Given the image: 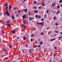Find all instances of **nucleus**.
Wrapping results in <instances>:
<instances>
[{"instance_id":"1","label":"nucleus","mask_w":62,"mask_h":62,"mask_svg":"<svg viewBox=\"0 0 62 62\" xmlns=\"http://www.w3.org/2000/svg\"><path fill=\"white\" fill-rule=\"evenodd\" d=\"M37 24L38 25H40V24H41V26H42L44 25V21L42 22V23H41V22H39V23H38Z\"/></svg>"},{"instance_id":"2","label":"nucleus","mask_w":62,"mask_h":62,"mask_svg":"<svg viewBox=\"0 0 62 62\" xmlns=\"http://www.w3.org/2000/svg\"><path fill=\"white\" fill-rule=\"evenodd\" d=\"M5 14H7V16H8L9 17H10V14L9 12H8V10L6 11L5 13Z\"/></svg>"},{"instance_id":"3","label":"nucleus","mask_w":62,"mask_h":62,"mask_svg":"<svg viewBox=\"0 0 62 62\" xmlns=\"http://www.w3.org/2000/svg\"><path fill=\"white\" fill-rule=\"evenodd\" d=\"M33 19H34V18H32L31 17L29 18V19L30 21H31V20H33Z\"/></svg>"},{"instance_id":"4","label":"nucleus","mask_w":62,"mask_h":62,"mask_svg":"<svg viewBox=\"0 0 62 62\" xmlns=\"http://www.w3.org/2000/svg\"><path fill=\"white\" fill-rule=\"evenodd\" d=\"M34 12L35 13H37V14H38V12H39V10L37 11V10L35 9L34 10Z\"/></svg>"},{"instance_id":"5","label":"nucleus","mask_w":62,"mask_h":62,"mask_svg":"<svg viewBox=\"0 0 62 62\" xmlns=\"http://www.w3.org/2000/svg\"><path fill=\"white\" fill-rule=\"evenodd\" d=\"M8 6V4H4V6L3 7V8H5V7H7Z\"/></svg>"},{"instance_id":"6","label":"nucleus","mask_w":62,"mask_h":62,"mask_svg":"<svg viewBox=\"0 0 62 62\" xmlns=\"http://www.w3.org/2000/svg\"><path fill=\"white\" fill-rule=\"evenodd\" d=\"M22 18H24V19H25V18H26V16L24 15H23Z\"/></svg>"},{"instance_id":"7","label":"nucleus","mask_w":62,"mask_h":62,"mask_svg":"<svg viewBox=\"0 0 62 62\" xmlns=\"http://www.w3.org/2000/svg\"><path fill=\"white\" fill-rule=\"evenodd\" d=\"M12 34H15V31L14 30H13L12 31Z\"/></svg>"},{"instance_id":"8","label":"nucleus","mask_w":62,"mask_h":62,"mask_svg":"<svg viewBox=\"0 0 62 62\" xmlns=\"http://www.w3.org/2000/svg\"><path fill=\"white\" fill-rule=\"evenodd\" d=\"M23 10L24 12H26L27 11V9L26 8L25 9H24Z\"/></svg>"},{"instance_id":"9","label":"nucleus","mask_w":62,"mask_h":62,"mask_svg":"<svg viewBox=\"0 0 62 62\" xmlns=\"http://www.w3.org/2000/svg\"><path fill=\"white\" fill-rule=\"evenodd\" d=\"M60 13V10H58V11L56 12V14H59Z\"/></svg>"},{"instance_id":"10","label":"nucleus","mask_w":62,"mask_h":62,"mask_svg":"<svg viewBox=\"0 0 62 62\" xmlns=\"http://www.w3.org/2000/svg\"><path fill=\"white\" fill-rule=\"evenodd\" d=\"M41 5L42 6H45V4L44 3H42Z\"/></svg>"},{"instance_id":"11","label":"nucleus","mask_w":62,"mask_h":62,"mask_svg":"<svg viewBox=\"0 0 62 62\" xmlns=\"http://www.w3.org/2000/svg\"><path fill=\"white\" fill-rule=\"evenodd\" d=\"M55 3H54L52 5V6H55Z\"/></svg>"},{"instance_id":"12","label":"nucleus","mask_w":62,"mask_h":62,"mask_svg":"<svg viewBox=\"0 0 62 62\" xmlns=\"http://www.w3.org/2000/svg\"><path fill=\"white\" fill-rule=\"evenodd\" d=\"M7 26H9V27H10V26H11V25H10V24H7Z\"/></svg>"},{"instance_id":"13","label":"nucleus","mask_w":62,"mask_h":62,"mask_svg":"<svg viewBox=\"0 0 62 62\" xmlns=\"http://www.w3.org/2000/svg\"><path fill=\"white\" fill-rule=\"evenodd\" d=\"M22 26L24 27V28H25V24L23 25H22Z\"/></svg>"},{"instance_id":"14","label":"nucleus","mask_w":62,"mask_h":62,"mask_svg":"<svg viewBox=\"0 0 62 62\" xmlns=\"http://www.w3.org/2000/svg\"><path fill=\"white\" fill-rule=\"evenodd\" d=\"M12 19H14V16L13 15L12 16Z\"/></svg>"},{"instance_id":"15","label":"nucleus","mask_w":62,"mask_h":62,"mask_svg":"<svg viewBox=\"0 0 62 62\" xmlns=\"http://www.w3.org/2000/svg\"><path fill=\"white\" fill-rule=\"evenodd\" d=\"M57 8L58 9H59V8H60V7H59V5H58L57 6Z\"/></svg>"},{"instance_id":"16","label":"nucleus","mask_w":62,"mask_h":62,"mask_svg":"<svg viewBox=\"0 0 62 62\" xmlns=\"http://www.w3.org/2000/svg\"><path fill=\"white\" fill-rule=\"evenodd\" d=\"M11 8V6H10L9 7V9H10Z\"/></svg>"},{"instance_id":"17","label":"nucleus","mask_w":62,"mask_h":62,"mask_svg":"<svg viewBox=\"0 0 62 62\" xmlns=\"http://www.w3.org/2000/svg\"><path fill=\"white\" fill-rule=\"evenodd\" d=\"M54 49L55 50H56V46H55V47H54Z\"/></svg>"},{"instance_id":"18","label":"nucleus","mask_w":62,"mask_h":62,"mask_svg":"<svg viewBox=\"0 0 62 62\" xmlns=\"http://www.w3.org/2000/svg\"><path fill=\"white\" fill-rule=\"evenodd\" d=\"M46 17H47V15H45L44 16V18H46Z\"/></svg>"},{"instance_id":"19","label":"nucleus","mask_w":62,"mask_h":62,"mask_svg":"<svg viewBox=\"0 0 62 62\" xmlns=\"http://www.w3.org/2000/svg\"><path fill=\"white\" fill-rule=\"evenodd\" d=\"M26 39V37H24L23 38V39L24 40H25V39Z\"/></svg>"},{"instance_id":"20","label":"nucleus","mask_w":62,"mask_h":62,"mask_svg":"<svg viewBox=\"0 0 62 62\" xmlns=\"http://www.w3.org/2000/svg\"><path fill=\"white\" fill-rule=\"evenodd\" d=\"M4 59H9V58H8V57H6L5 58H4Z\"/></svg>"},{"instance_id":"21","label":"nucleus","mask_w":62,"mask_h":62,"mask_svg":"<svg viewBox=\"0 0 62 62\" xmlns=\"http://www.w3.org/2000/svg\"><path fill=\"white\" fill-rule=\"evenodd\" d=\"M55 25L56 26H57V25H58V24H57V22H56L55 23Z\"/></svg>"},{"instance_id":"22","label":"nucleus","mask_w":62,"mask_h":62,"mask_svg":"<svg viewBox=\"0 0 62 62\" xmlns=\"http://www.w3.org/2000/svg\"><path fill=\"white\" fill-rule=\"evenodd\" d=\"M62 37H61L60 38H58V40H59V39H61L62 38Z\"/></svg>"},{"instance_id":"23","label":"nucleus","mask_w":62,"mask_h":62,"mask_svg":"<svg viewBox=\"0 0 62 62\" xmlns=\"http://www.w3.org/2000/svg\"><path fill=\"white\" fill-rule=\"evenodd\" d=\"M43 35V32H42L41 33V35Z\"/></svg>"},{"instance_id":"24","label":"nucleus","mask_w":62,"mask_h":62,"mask_svg":"<svg viewBox=\"0 0 62 62\" xmlns=\"http://www.w3.org/2000/svg\"><path fill=\"white\" fill-rule=\"evenodd\" d=\"M37 3V1H35L34 2V4H36Z\"/></svg>"},{"instance_id":"25","label":"nucleus","mask_w":62,"mask_h":62,"mask_svg":"<svg viewBox=\"0 0 62 62\" xmlns=\"http://www.w3.org/2000/svg\"><path fill=\"white\" fill-rule=\"evenodd\" d=\"M8 7H6V10H7L8 9Z\"/></svg>"},{"instance_id":"26","label":"nucleus","mask_w":62,"mask_h":62,"mask_svg":"<svg viewBox=\"0 0 62 62\" xmlns=\"http://www.w3.org/2000/svg\"><path fill=\"white\" fill-rule=\"evenodd\" d=\"M9 47L10 48V49H11V48H12V47H11V45H9Z\"/></svg>"},{"instance_id":"27","label":"nucleus","mask_w":62,"mask_h":62,"mask_svg":"<svg viewBox=\"0 0 62 62\" xmlns=\"http://www.w3.org/2000/svg\"><path fill=\"white\" fill-rule=\"evenodd\" d=\"M62 0H60V1L59 2L60 3H62Z\"/></svg>"},{"instance_id":"28","label":"nucleus","mask_w":62,"mask_h":62,"mask_svg":"<svg viewBox=\"0 0 62 62\" xmlns=\"http://www.w3.org/2000/svg\"><path fill=\"white\" fill-rule=\"evenodd\" d=\"M54 37H56V36H57V34H54Z\"/></svg>"},{"instance_id":"29","label":"nucleus","mask_w":62,"mask_h":62,"mask_svg":"<svg viewBox=\"0 0 62 62\" xmlns=\"http://www.w3.org/2000/svg\"><path fill=\"white\" fill-rule=\"evenodd\" d=\"M38 18L39 19H40V18H41L40 17V16H38Z\"/></svg>"},{"instance_id":"30","label":"nucleus","mask_w":62,"mask_h":62,"mask_svg":"<svg viewBox=\"0 0 62 62\" xmlns=\"http://www.w3.org/2000/svg\"><path fill=\"white\" fill-rule=\"evenodd\" d=\"M38 16L37 15H36L35 16V17L36 18H38Z\"/></svg>"},{"instance_id":"31","label":"nucleus","mask_w":62,"mask_h":62,"mask_svg":"<svg viewBox=\"0 0 62 62\" xmlns=\"http://www.w3.org/2000/svg\"><path fill=\"white\" fill-rule=\"evenodd\" d=\"M25 1H26V0H23V3H24V2H25Z\"/></svg>"},{"instance_id":"32","label":"nucleus","mask_w":62,"mask_h":62,"mask_svg":"<svg viewBox=\"0 0 62 62\" xmlns=\"http://www.w3.org/2000/svg\"><path fill=\"white\" fill-rule=\"evenodd\" d=\"M40 43V44H43V42H42V41H41L40 42V43Z\"/></svg>"},{"instance_id":"33","label":"nucleus","mask_w":62,"mask_h":62,"mask_svg":"<svg viewBox=\"0 0 62 62\" xmlns=\"http://www.w3.org/2000/svg\"><path fill=\"white\" fill-rule=\"evenodd\" d=\"M41 21H44V19L43 18H42L41 19Z\"/></svg>"},{"instance_id":"34","label":"nucleus","mask_w":62,"mask_h":62,"mask_svg":"<svg viewBox=\"0 0 62 62\" xmlns=\"http://www.w3.org/2000/svg\"><path fill=\"white\" fill-rule=\"evenodd\" d=\"M50 41H53V39H51L50 40Z\"/></svg>"},{"instance_id":"35","label":"nucleus","mask_w":62,"mask_h":62,"mask_svg":"<svg viewBox=\"0 0 62 62\" xmlns=\"http://www.w3.org/2000/svg\"><path fill=\"white\" fill-rule=\"evenodd\" d=\"M31 49H29V53H31Z\"/></svg>"},{"instance_id":"36","label":"nucleus","mask_w":62,"mask_h":62,"mask_svg":"<svg viewBox=\"0 0 62 62\" xmlns=\"http://www.w3.org/2000/svg\"><path fill=\"white\" fill-rule=\"evenodd\" d=\"M28 13H29V15H31V14H30V12H28Z\"/></svg>"},{"instance_id":"37","label":"nucleus","mask_w":62,"mask_h":62,"mask_svg":"<svg viewBox=\"0 0 62 62\" xmlns=\"http://www.w3.org/2000/svg\"><path fill=\"white\" fill-rule=\"evenodd\" d=\"M17 12H19V13H21V12L20 11V10H18Z\"/></svg>"},{"instance_id":"38","label":"nucleus","mask_w":62,"mask_h":62,"mask_svg":"<svg viewBox=\"0 0 62 62\" xmlns=\"http://www.w3.org/2000/svg\"><path fill=\"white\" fill-rule=\"evenodd\" d=\"M2 31L3 32V34H4V30H2Z\"/></svg>"},{"instance_id":"39","label":"nucleus","mask_w":62,"mask_h":62,"mask_svg":"<svg viewBox=\"0 0 62 62\" xmlns=\"http://www.w3.org/2000/svg\"><path fill=\"white\" fill-rule=\"evenodd\" d=\"M58 32V31H55V32L56 33H57V32Z\"/></svg>"},{"instance_id":"40","label":"nucleus","mask_w":62,"mask_h":62,"mask_svg":"<svg viewBox=\"0 0 62 62\" xmlns=\"http://www.w3.org/2000/svg\"><path fill=\"white\" fill-rule=\"evenodd\" d=\"M48 35H50V32L49 31L48 34Z\"/></svg>"},{"instance_id":"41","label":"nucleus","mask_w":62,"mask_h":62,"mask_svg":"<svg viewBox=\"0 0 62 62\" xmlns=\"http://www.w3.org/2000/svg\"><path fill=\"white\" fill-rule=\"evenodd\" d=\"M5 4H8V2H6L5 3Z\"/></svg>"},{"instance_id":"42","label":"nucleus","mask_w":62,"mask_h":62,"mask_svg":"<svg viewBox=\"0 0 62 62\" xmlns=\"http://www.w3.org/2000/svg\"><path fill=\"white\" fill-rule=\"evenodd\" d=\"M55 17H56L55 16H54V18H53L54 20H55Z\"/></svg>"},{"instance_id":"43","label":"nucleus","mask_w":62,"mask_h":62,"mask_svg":"<svg viewBox=\"0 0 62 62\" xmlns=\"http://www.w3.org/2000/svg\"><path fill=\"white\" fill-rule=\"evenodd\" d=\"M23 23H24V24H25V23H26L24 21H23Z\"/></svg>"},{"instance_id":"44","label":"nucleus","mask_w":62,"mask_h":62,"mask_svg":"<svg viewBox=\"0 0 62 62\" xmlns=\"http://www.w3.org/2000/svg\"><path fill=\"white\" fill-rule=\"evenodd\" d=\"M26 47H28V45H27V44L26 43Z\"/></svg>"},{"instance_id":"45","label":"nucleus","mask_w":62,"mask_h":62,"mask_svg":"<svg viewBox=\"0 0 62 62\" xmlns=\"http://www.w3.org/2000/svg\"><path fill=\"white\" fill-rule=\"evenodd\" d=\"M32 40H33V39H31V41H32Z\"/></svg>"},{"instance_id":"46","label":"nucleus","mask_w":62,"mask_h":62,"mask_svg":"<svg viewBox=\"0 0 62 62\" xmlns=\"http://www.w3.org/2000/svg\"><path fill=\"white\" fill-rule=\"evenodd\" d=\"M46 12L47 13H48V12H49V10H48V9L47 10Z\"/></svg>"},{"instance_id":"47","label":"nucleus","mask_w":62,"mask_h":62,"mask_svg":"<svg viewBox=\"0 0 62 62\" xmlns=\"http://www.w3.org/2000/svg\"><path fill=\"white\" fill-rule=\"evenodd\" d=\"M54 56H55V55H56V54H54Z\"/></svg>"},{"instance_id":"48","label":"nucleus","mask_w":62,"mask_h":62,"mask_svg":"<svg viewBox=\"0 0 62 62\" xmlns=\"http://www.w3.org/2000/svg\"><path fill=\"white\" fill-rule=\"evenodd\" d=\"M36 29V28H33V30H35V29Z\"/></svg>"},{"instance_id":"49","label":"nucleus","mask_w":62,"mask_h":62,"mask_svg":"<svg viewBox=\"0 0 62 62\" xmlns=\"http://www.w3.org/2000/svg\"><path fill=\"white\" fill-rule=\"evenodd\" d=\"M38 47H39V48L40 47V46L39 45H38Z\"/></svg>"},{"instance_id":"50","label":"nucleus","mask_w":62,"mask_h":62,"mask_svg":"<svg viewBox=\"0 0 62 62\" xmlns=\"http://www.w3.org/2000/svg\"><path fill=\"white\" fill-rule=\"evenodd\" d=\"M4 51H8V50H6V49H4Z\"/></svg>"},{"instance_id":"51","label":"nucleus","mask_w":62,"mask_h":62,"mask_svg":"<svg viewBox=\"0 0 62 62\" xmlns=\"http://www.w3.org/2000/svg\"><path fill=\"white\" fill-rule=\"evenodd\" d=\"M41 7H42V6H40L39 8H41Z\"/></svg>"},{"instance_id":"52","label":"nucleus","mask_w":62,"mask_h":62,"mask_svg":"<svg viewBox=\"0 0 62 62\" xmlns=\"http://www.w3.org/2000/svg\"><path fill=\"white\" fill-rule=\"evenodd\" d=\"M31 37H33V34H32L31 36Z\"/></svg>"},{"instance_id":"53","label":"nucleus","mask_w":62,"mask_h":62,"mask_svg":"<svg viewBox=\"0 0 62 62\" xmlns=\"http://www.w3.org/2000/svg\"><path fill=\"white\" fill-rule=\"evenodd\" d=\"M18 14H17V15L16 16V17H18Z\"/></svg>"},{"instance_id":"54","label":"nucleus","mask_w":62,"mask_h":62,"mask_svg":"<svg viewBox=\"0 0 62 62\" xmlns=\"http://www.w3.org/2000/svg\"><path fill=\"white\" fill-rule=\"evenodd\" d=\"M16 9V8H15V7H14V10H15Z\"/></svg>"},{"instance_id":"55","label":"nucleus","mask_w":62,"mask_h":62,"mask_svg":"<svg viewBox=\"0 0 62 62\" xmlns=\"http://www.w3.org/2000/svg\"><path fill=\"white\" fill-rule=\"evenodd\" d=\"M7 23H10V22L9 21L8 22H6Z\"/></svg>"},{"instance_id":"56","label":"nucleus","mask_w":62,"mask_h":62,"mask_svg":"<svg viewBox=\"0 0 62 62\" xmlns=\"http://www.w3.org/2000/svg\"><path fill=\"white\" fill-rule=\"evenodd\" d=\"M34 9H37V8L36 7H34Z\"/></svg>"},{"instance_id":"57","label":"nucleus","mask_w":62,"mask_h":62,"mask_svg":"<svg viewBox=\"0 0 62 62\" xmlns=\"http://www.w3.org/2000/svg\"><path fill=\"white\" fill-rule=\"evenodd\" d=\"M55 38H54V39H53V40H55Z\"/></svg>"},{"instance_id":"58","label":"nucleus","mask_w":62,"mask_h":62,"mask_svg":"<svg viewBox=\"0 0 62 62\" xmlns=\"http://www.w3.org/2000/svg\"><path fill=\"white\" fill-rule=\"evenodd\" d=\"M15 13H16V14H17V12L15 11Z\"/></svg>"},{"instance_id":"59","label":"nucleus","mask_w":62,"mask_h":62,"mask_svg":"<svg viewBox=\"0 0 62 62\" xmlns=\"http://www.w3.org/2000/svg\"><path fill=\"white\" fill-rule=\"evenodd\" d=\"M35 47H37V45H35Z\"/></svg>"},{"instance_id":"60","label":"nucleus","mask_w":62,"mask_h":62,"mask_svg":"<svg viewBox=\"0 0 62 62\" xmlns=\"http://www.w3.org/2000/svg\"><path fill=\"white\" fill-rule=\"evenodd\" d=\"M36 49L37 51H38V49H37V48L36 47Z\"/></svg>"},{"instance_id":"61","label":"nucleus","mask_w":62,"mask_h":62,"mask_svg":"<svg viewBox=\"0 0 62 62\" xmlns=\"http://www.w3.org/2000/svg\"><path fill=\"white\" fill-rule=\"evenodd\" d=\"M61 7H62V4L61 5H60V6Z\"/></svg>"},{"instance_id":"62","label":"nucleus","mask_w":62,"mask_h":62,"mask_svg":"<svg viewBox=\"0 0 62 62\" xmlns=\"http://www.w3.org/2000/svg\"><path fill=\"white\" fill-rule=\"evenodd\" d=\"M60 34H62V32H61L60 33Z\"/></svg>"},{"instance_id":"63","label":"nucleus","mask_w":62,"mask_h":62,"mask_svg":"<svg viewBox=\"0 0 62 62\" xmlns=\"http://www.w3.org/2000/svg\"><path fill=\"white\" fill-rule=\"evenodd\" d=\"M19 39V37H18L17 39Z\"/></svg>"},{"instance_id":"64","label":"nucleus","mask_w":62,"mask_h":62,"mask_svg":"<svg viewBox=\"0 0 62 62\" xmlns=\"http://www.w3.org/2000/svg\"><path fill=\"white\" fill-rule=\"evenodd\" d=\"M15 40H16V41H18V40H17V39H16Z\"/></svg>"}]
</instances>
